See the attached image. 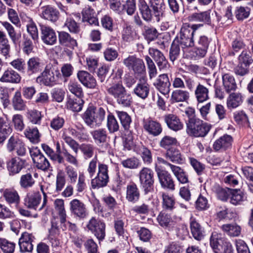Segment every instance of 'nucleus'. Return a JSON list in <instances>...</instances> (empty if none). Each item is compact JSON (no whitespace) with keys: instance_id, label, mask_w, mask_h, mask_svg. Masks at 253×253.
Returning a JSON list of instances; mask_svg holds the SVG:
<instances>
[{"instance_id":"nucleus-53","label":"nucleus","mask_w":253,"mask_h":253,"mask_svg":"<svg viewBox=\"0 0 253 253\" xmlns=\"http://www.w3.org/2000/svg\"><path fill=\"white\" fill-rule=\"evenodd\" d=\"M217 17V21L220 22V24L223 26H227L231 24L232 22L233 14L232 13L231 6H228L225 11L224 14L221 16L217 15V13H215Z\"/></svg>"},{"instance_id":"nucleus-63","label":"nucleus","mask_w":253,"mask_h":253,"mask_svg":"<svg viewBox=\"0 0 253 253\" xmlns=\"http://www.w3.org/2000/svg\"><path fill=\"white\" fill-rule=\"evenodd\" d=\"M215 192L217 198L223 201H226L230 197L232 189L230 188H223L219 185L214 187Z\"/></svg>"},{"instance_id":"nucleus-61","label":"nucleus","mask_w":253,"mask_h":253,"mask_svg":"<svg viewBox=\"0 0 253 253\" xmlns=\"http://www.w3.org/2000/svg\"><path fill=\"white\" fill-rule=\"evenodd\" d=\"M122 126L125 130H128L131 123L130 116L126 112L116 111Z\"/></svg>"},{"instance_id":"nucleus-46","label":"nucleus","mask_w":253,"mask_h":253,"mask_svg":"<svg viewBox=\"0 0 253 253\" xmlns=\"http://www.w3.org/2000/svg\"><path fill=\"white\" fill-rule=\"evenodd\" d=\"M54 206L55 211L59 215L61 223H65L67 214L64 207V200L60 199H56L54 202Z\"/></svg>"},{"instance_id":"nucleus-41","label":"nucleus","mask_w":253,"mask_h":253,"mask_svg":"<svg viewBox=\"0 0 253 253\" xmlns=\"http://www.w3.org/2000/svg\"><path fill=\"white\" fill-rule=\"evenodd\" d=\"M5 201L9 205L20 203V198L17 191L14 189H6L3 193Z\"/></svg>"},{"instance_id":"nucleus-36","label":"nucleus","mask_w":253,"mask_h":253,"mask_svg":"<svg viewBox=\"0 0 253 253\" xmlns=\"http://www.w3.org/2000/svg\"><path fill=\"white\" fill-rule=\"evenodd\" d=\"M211 10H208L199 13H194L189 17V20L194 22H202L203 24L211 25Z\"/></svg>"},{"instance_id":"nucleus-4","label":"nucleus","mask_w":253,"mask_h":253,"mask_svg":"<svg viewBox=\"0 0 253 253\" xmlns=\"http://www.w3.org/2000/svg\"><path fill=\"white\" fill-rule=\"evenodd\" d=\"M60 75L59 70L51 65H47L37 78V82L45 86H52L56 84Z\"/></svg>"},{"instance_id":"nucleus-44","label":"nucleus","mask_w":253,"mask_h":253,"mask_svg":"<svg viewBox=\"0 0 253 253\" xmlns=\"http://www.w3.org/2000/svg\"><path fill=\"white\" fill-rule=\"evenodd\" d=\"M75 155H72L69 151L65 148L64 146H62V152H61V157L63 159V162L58 163V164H64L65 161L67 163L73 165L75 166H78L79 165V161L77 158V154L76 153Z\"/></svg>"},{"instance_id":"nucleus-25","label":"nucleus","mask_w":253,"mask_h":253,"mask_svg":"<svg viewBox=\"0 0 253 253\" xmlns=\"http://www.w3.org/2000/svg\"><path fill=\"white\" fill-rule=\"evenodd\" d=\"M154 85L163 94L168 95L170 91V83L167 74L160 75L154 83Z\"/></svg>"},{"instance_id":"nucleus-21","label":"nucleus","mask_w":253,"mask_h":253,"mask_svg":"<svg viewBox=\"0 0 253 253\" xmlns=\"http://www.w3.org/2000/svg\"><path fill=\"white\" fill-rule=\"evenodd\" d=\"M78 131L76 129L69 127L68 129H64L63 131L62 138L64 141L70 146L73 151L76 154L79 151V144L74 139L70 136V134L76 136Z\"/></svg>"},{"instance_id":"nucleus-6","label":"nucleus","mask_w":253,"mask_h":253,"mask_svg":"<svg viewBox=\"0 0 253 253\" xmlns=\"http://www.w3.org/2000/svg\"><path fill=\"white\" fill-rule=\"evenodd\" d=\"M123 63L128 70L133 72L136 77L142 75L145 73L144 61L135 55H129L123 60Z\"/></svg>"},{"instance_id":"nucleus-7","label":"nucleus","mask_w":253,"mask_h":253,"mask_svg":"<svg viewBox=\"0 0 253 253\" xmlns=\"http://www.w3.org/2000/svg\"><path fill=\"white\" fill-rule=\"evenodd\" d=\"M86 228L99 241L104 239L106 236L105 223L100 219L92 217L86 224Z\"/></svg>"},{"instance_id":"nucleus-23","label":"nucleus","mask_w":253,"mask_h":253,"mask_svg":"<svg viewBox=\"0 0 253 253\" xmlns=\"http://www.w3.org/2000/svg\"><path fill=\"white\" fill-rule=\"evenodd\" d=\"M148 52L149 55L155 60L160 70L168 67V61L162 52L158 49L150 47L148 50Z\"/></svg>"},{"instance_id":"nucleus-52","label":"nucleus","mask_w":253,"mask_h":253,"mask_svg":"<svg viewBox=\"0 0 253 253\" xmlns=\"http://www.w3.org/2000/svg\"><path fill=\"white\" fill-rule=\"evenodd\" d=\"M115 99L119 105L124 107L130 106L133 101L131 94L127 91L126 89Z\"/></svg>"},{"instance_id":"nucleus-8","label":"nucleus","mask_w":253,"mask_h":253,"mask_svg":"<svg viewBox=\"0 0 253 253\" xmlns=\"http://www.w3.org/2000/svg\"><path fill=\"white\" fill-rule=\"evenodd\" d=\"M155 169L161 187L164 189L174 191L175 189V182L171 174L157 166H155Z\"/></svg>"},{"instance_id":"nucleus-3","label":"nucleus","mask_w":253,"mask_h":253,"mask_svg":"<svg viewBox=\"0 0 253 253\" xmlns=\"http://www.w3.org/2000/svg\"><path fill=\"white\" fill-rule=\"evenodd\" d=\"M186 132L191 136L205 137L209 132L211 126L199 118L187 121L186 124Z\"/></svg>"},{"instance_id":"nucleus-1","label":"nucleus","mask_w":253,"mask_h":253,"mask_svg":"<svg viewBox=\"0 0 253 253\" xmlns=\"http://www.w3.org/2000/svg\"><path fill=\"white\" fill-rule=\"evenodd\" d=\"M203 27V24H191L183 23L181 26L179 36L174 41L180 46L182 49H185L194 46V36L197 30Z\"/></svg>"},{"instance_id":"nucleus-34","label":"nucleus","mask_w":253,"mask_h":253,"mask_svg":"<svg viewBox=\"0 0 253 253\" xmlns=\"http://www.w3.org/2000/svg\"><path fill=\"white\" fill-rule=\"evenodd\" d=\"M222 85L225 91L229 93L234 91L237 88L234 77L229 73H224L222 75Z\"/></svg>"},{"instance_id":"nucleus-9","label":"nucleus","mask_w":253,"mask_h":253,"mask_svg":"<svg viewBox=\"0 0 253 253\" xmlns=\"http://www.w3.org/2000/svg\"><path fill=\"white\" fill-rule=\"evenodd\" d=\"M30 153L33 163L38 169L43 171L49 169L50 167L49 162L37 147H33L30 148Z\"/></svg>"},{"instance_id":"nucleus-28","label":"nucleus","mask_w":253,"mask_h":253,"mask_svg":"<svg viewBox=\"0 0 253 253\" xmlns=\"http://www.w3.org/2000/svg\"><path fill=\"white\" fill-rule=\"evenodd\" d=\"M58 41L60 45L74 49L78 45L76 40L72 38L71 35L65 31L58 32Z\"/></svg>"},{"instance_id":"nucleus-10","label":"nucleus","mask_w":253,"mask_h":253,"mask_svg":"<svg viewBox=\"0 0 253 253\" xmlns=\"http://www.w3.org/2000/svg\"><path fill=\"white\" fill-rule=\"evenodd\" d=\"M109 181L108 167L105 164H99L97 176L91 180V184L93 188L105 186Z\"/></svg>"},{"instance_id":"nucleus-54","label":"nucleus","mask_w":253,"mask_h":253,"mask_svg":"<svg viewBox=\"0 0 253 253\" xmlns=\"http://www.w3.org/2000/svg\"><path fill=\"white\" fill-rule=\"evenodd\" d=\"M178 141L176 138L169 135H165L160 141L159 145L161 148L167 151L171 148H173V146L176 145Z\"/></svg>"},{"instance_id":"nucleus-60","label":"nucleus","mask_w":253,"mask_h":253,"mask_svg":"<svg viewBox=\"0 0 253 253\" xmlns=\"http://www.w3.org/2000/svg\"><path fill=\"white\" fill-rule=\"evenodd\" d=\"M121 164L125 168L133 169L139 168L141 162L138 158L132 157L122 160Z\"/></svg>"},{"instance_id":"nucleus-16","label":"nucleus","mask_w":253,"mask_h":253,"mask_svg":"<svg viewBox=\"0 0 253 253\" xmlns=\"http://www.w3.org/2000/svg\"><path fill=\"white\" fill-rule=\"evenodd\" d=\"M35 239V236L33 233L23 232L19 239L20 251L22 253L31 252L34 247L33 243Z\"/></svg>"},{"instance_id":"nucleus-37","label":"nucleus","mask_w":253,"mask_h":253,"mask_svg":"<svg viewBox=\"0 0 253 253\" xmlns=\"http://www.w3.org/2000/svg\"><path fill=\"white\" fill-rule=\"evenodd\" d=\"M12 131V128L7 119L0 118V144L5 141L7 137Z\"/></svg>"},{"instance_id":"nucleus-43","label":"nucleus","mask_w":253,"mask_h":253,"mask_svg":"<svg viewBox=\"0 0 253 253\" xmlns=\"http://www.w3.org/2000/svg\"><path fill=\"white\" fill-rule=\"evenodd\" d=\"M35 183V178L30 172L21 175L19 182L20 187L24 190H27L32 188Z\"/></svg>"},{"instance_id":"nucleus-49","label":"nucleus","mask_w":253,"mask_h":253,"mask_svg":"<svg viewBox=\"0 0 253 253\" xmlns=\"http://www.w3.org/2000/svg\"><path fill=\"white\" fill-rule=\"evenodd\" d=\"M135 151L137 154L140 155L143 161L147 164H150L152 162V155L151 151L144 145H141L136 148Z\"/></svg>"},{"instance_id":"nucleus-64","label":"nucleus","mask_w":253,"mask_h":253,"mask_svg":"<svg viewBox=\"0 0 253 253\" xmlns=\"http://www.w3.org/2000/svg\"><path fill=\"white\" fill-rule=\"evenodd\" d=\"M143 35L145 39L150 42L157 38L158 33L157 29L154 27L145 26Z\"/></svg>"},{"instance_id":"nucleus-58","label":"nucleus","mask_w":253,"mask_h":253,"mask_svg":"<svg viewBox=\"0 0 253 253\" xmlns=\"http://www.w3.org/2000/svg\"><path fill=\"white\" fill-rule=\"evenodd\" d=\"M68 90L78 98L84 96V92L81 85L76 81H70L68 84Z\"/></svg>"},{"instance_id":"nucleus-26","label":"nucleus","mask_w":253,"mask_h":253,"mask_svg":"<svg viewBox=\"0 0 253 253\" xmlns=\"http://www.w3.org/2000/svg\"><path fill=\"white\" fill-rule=\"evenodd\" d=\"M21 79L19 73L13 69L7 68L0 77V81L2 83L17 84L21 82Z\"/></svg>"},{"instance_id":"nucleus-40","label":"nucleus","mask_w":253,"mask_h":253,"mask_svg":"<svg viewBox=\"0 0 253 253\" xmlns=\"http://www.w3.org/2000/svg\"><path fill=\"white\" fill-rule=\"evenodd\" d=\"M222 231L231 237L239 236L241 233V227L236 223L224 224L221 227Z\"/></svg>"},{"instance_id":"nucleus-33","label":"nucleus","mask_w":253,"mask_h":253,"mask_svg":"<svg viewBox=\"0 0 253 253\" xmlns=\"http://www.w3.org/2000/svg\"><path fill=\"white\" fill-rule=\"evenodd\" d=\"M232 142L233 138L231 135L224 134L214 142L213 148L216 151L225 150L231 147Z\"/></svg>"},{"instance_id":"nucleus-20","label":"nucleus","mask_w":253,"mask_h":253,"mask_svg":"<svg viewBox=\"0 0 253 253\" xmlns=\"http://www.w3.org/2000/svg\"><path fill=\"white\" fill-rule=\"evenodd\" d=\"M164 120L168 127L175 132L182 130L184 124L179 117L174 114H168L164 116Z\"/></svg>"},{"instance_id":"nucleus-45","label":"nucleus","mask_w":253,"mask_h":253,"mask_svg":"<svg viewBox=\"0 0 253 253\" xmlns=\"http://www.w3.org/2000/svg\"><path fill=\"white\" fill-rule=\"evenodd\" d=\"M189 97L190 93L188 91L179 89L172 91L170 100L172 103L184 102L188 100Z\"/></svg>"},{"instance_id":"nucleus-5","label":"nucleus","mask_w":253,"mask_h":253,"mask_svg":"<svg viewBox=\"0 0 253 253\" xmlns=\"http://www.w3.org/2000/svg\"><path fill=\"white\" fill-rule=\"evenodd\" d=\"M140 185L145 194H148L154 190V173L150 168H143L139 172Z\"/></svg>"},{"instance_id":"nucleus-2","label":"nucleus","mask_w":253,"mask_h":253,"mask_svg":"<svg viewBox=\"0 0 253 253\" xmlns=\"http://www.w3.org/2000/svg\"><path fill=\"white\" fill-rule=\"evenodd\" d=\"M105 111L102 108L98 109L89 105L82 115V118L87 126L95 127L101 125L104 120Z\"/></svg>"},{"instance_id":"nucleus-19","label":"nucleus","mask_w":253,"mask_h":253,"mask_svg":"<svg viewBox=\"0 0 253 253\" xmlns=\"http://www.w3.org/2000/svg\"><path fill=\"white\" fill-rule=\"evenodd\" d=\"M26 161L18 157L11 158L7 163V169L10 176L15 175L26 167Z\"/></svg>"},{"instance_id":"nucleus-11","label":"nucleus","mask_w":253,"mask_h":253,"mask_svg":"<svg viewBox=\"0 0 253 253\" xmlns=\"http://www.w3.org/2000/svg\"><path fill=\"white\" fill-rule=\"evenodd\" d=\"M90 133L96 144L100 147L103 152L109 150L110 148L108 142L109 137L105 128H98L94 130Z\"/></svg>"},{"instance_id":"nucleus-24","label":"nucleus","mask_w":253,"mask_h":253,"mask_svg":"<svg viewBox=\"0 0 253 253\" xmlns=\"http://www.w3.org/2000/svg\"><path fill=\"white\" fill-rule=\"evenodd\" d=\"M77 78L81 83L87 88L93 89L97 85L96 79L87 71H79L77 73Z\"/></svg>"},{"instance_id":"nucleus-27","label":"nucleus","mask_w":253,"mask_h":253,"mask_svg":"<svg viewBox=\"0 0 253 253\" xmlns=\"http://www.w3.org/2000/svg\"><path fill=\"white\" fill-rule=\"evenodd\" d=\"M140 198V192L137 185L134 182H131L126 187V200L130 203H136Z\"/></svg>"},{"instance_id":"nucleus-12","label":"nucleus","mask_w":253,"mask_h":253,"mask_svg":"<svg viewBox=\"0 0 253 253\" xmlns=\"http://www.w3.org/2000/svg\"><path fill=\"white\" fill-rule=\"evenodd\" d=\"M69 209L71 213L74 217L79 219H84L87 215V211L84 203L77 199L71 200L69 203Z\"/></svg>"},{"instance_id":"nucleus-31","label":"nucleus","mask_w":253,"mask_h":253,"mask_svg":"<svg viewBox=\"0 0 253 253\" xmlns=\"http://www.w3.org/2000/svg\"><path fill=\"white\" fill-rule=\"evenodd\" d=\"M195 97L198 103H203L209 98V88L208 86L199 83L194 90Z\"/></svg>"},{"instance_id":"nucleus-50","label":"nucleus","mask_w":253,"mask_h":253,"mask_svg":"<svg viewBox=\"0 0 253 253\" xmlns=\"http://www.w3.org/2000/svg\"><path fill=\"white\" fill-rule=\"evenodd\" d=\"M84 101L82 98H69L67 102L66 106L68 109L73 112H78L82 110Z\"/></svg>"},{"instance_id":"nucleus-18","label":"nucleus","mask_w":253,"mask_h":253,"mask_svg":"<svg viewBox=\"0 0 253 253\" xmlns=\"http://www.w3.org/2000/svg\"><path fill=\"white\" fill-rule=\"evenodd\" d=\"M41 39L46 45H52L57 42V37L55 31L50 27L40 24Z\"/></svg>"},{"instance_id":"nucleus-32","label":"nucleus","mask_w":253,"mask_h":253,"mask_svg":"<svg viewBox=\"0 0 253 253\" xmlns=\"http://www.w3.org/2000/svg\"><path fill=\"white\" fill-rule=\"evenodd\" d=\"M165 157L172 163L178 164H183L185 160L180 151L176 147L168 149L165 153Z\"/></svg>"},{"instance_id":"nucleus-51","label":"nucleus","mask_w":253,"mask_h":253,"mask_svg":"<svg viewBox=\"0 0 253 253\" xmlns=\"http://www.w3.org/2000/svg\"><path fill=\"white\" fill-rule=\"evenodd\" d=\"M12 104L13 109L17 111L24 110L26 107V102L22 99L21 92L19 91L15 92Z\"/></svg>"},{"instance_id":"nucleus-17","label":"nucleus","mask_w":253,"mask_h":253,"mask_svg":"<svg viewBox=\"0 0 253 253\" xmlns=\"http://www.w3.org/2000/svg\"><path fill=\"white\" fill-rule=\"evenodd\" d=\"M42 201V196L39 191H30L24 199L23 204L29 209L37 210Z\"/></svg>"},{"instance_id":"nucleus-14","label":"nucleus","mask_w":253,"mask_h":253,"mask_svg":"<svg viewBox=\"0 0 253 253\" xmlns=\"http://www.w3.org/2000/svg\"><path fill=\"white\" fill-rule=\"evenodd\" d=\"M211 42V39L206 35H201L198 38L194 45L195 53L198 57L203 58L206 56Z\"/></svg>"},{"instance_id":"nucleus-42","label":"nucleus","mask_w":253,"mask_h":253,"mask_svg":"<svg viewBox=\"0 0 253 253\" xmlns=\"http://www.w3.org/2000/svg\"><path fill=\"white\" fill-rule=\"evenodd\" d=\"M171 171L180 183L186 184L189 182L188 175L182 168L176 165L171 166Z\"/></svg>"},{"instance_id":"nucleus-47","label":"nucleus","mask_w":253,"mask_h":253,"mask_svg":"<svg viewBox=\"0 0 253 253\" xmlns=\"http://www.w3.org/2000/svg\"><path fill=\"white\" fill-rule=\"evenodd\" d=\"M126 90L121 82L113 84L106 89L109 95L116 99L120 95Z\"/></svg>"},{"instance_id":"nucleus-15","label":"nucleus","mask_w":253,"mask_h":253,"mask_svg":"<svg viewBox=\"0 0 253 253\" xmlns=\"http://www.w3.org/2000/svg\"><path fill=\"white\" fill-rule=\"evenodd\" d=\"M142 126L145 131L154 136H159L163 131L161 124L150 117L143 120Z\"/></svg>"},{"instance_id":"nucleus-13","label":"nucleus","mask_w":253,"mask_h":253,"mask_svg":"<svg viewBox=\"0 0 253 253\" xmlns=\"http://www.w3.org/2000/svg\"><path fill=\"white\" fill-rule=\"evenodd\" d=\"M39 15L42 19L52 23H56L60 17L59 10L50 5L42 6L39 9Z\"/></svg>"},{"instance_id":"nucleus-59","label":"nucleus","mask_w":253,"mask_h":253,"mask_svg":"<svg viewBox=\"0 0 253 253\" xmlns=\"http://www.w3.org/2000/svg\"><path fill=\"white\" fill-rule=\"evenodd\" d=\"M42 117V112L36 109L31 110L27 112V118L32 124L40 125Z\"/></svg>"},{"instance_id":"nucleus-39","label":"nucleus","mask_w":253,"mask_h":253,"mask_svg":"<svg viewBox=\"0 0 253 253\" xmlns=\"http://www.w3.org/2000/svg\"><path fill=\"white\" fill-rule=\"evenodd\" d=\"M244 97L242 93L234 92L231 93L227 98V107L228 109L236 108L243 102Z\"/></svg>"},{"instance_id":"nucleus-35","label":"nucleus","mask_w":253,"mask_h":253,"mask_svg":"<svg viewBox=\"0 0 253 253\" xmlns=\"http://www.w3.org/2000/svg\"><path fill=\"white\" fill-rule=\"evenodd\" d=\"M82 14L83 22H86L91 25H98L99 22L95 15L94 11L90 6H85L82 10Z\"/></svg>"},{"instance_id":"nucleus-30","label":"nucleus","mask_w":253,"mask_h":253,"mask_svg":"<svg viewBox=\"0 0 253 253\" xmlns=\"http://www.w3.org/2000/svg\"><path fill=\"white\" fill-rule=\"evenodd\" d=\"M11 46L5 33L0 30V54L7 59L10 57Z\"/></svg>"},{"instance_id":"nucleus-22","label":"nucleus","mask_w":253,"mask_h":253,"mask_svg":"<svg viewBox=\"0 0 253 253\" xmlns=\"http://www.w3.org/2000/svg\"><path fill=\"white\" fill-rule=\"evenodd\" d=\"M26 72L29 76H32L41 72L43 68V64L38 57L30 58L27 62Z\"/></svg>"},{"instance_id":"nucleus-29","label":"nucleus","mask_w":253,"mask_h":253,"mask_svg":"<svg viewBox=\"0 0 253 253\" xmlns=\"http://www.w3.org/2000/svg\"><path fill=\"white\" fill-rule=\"evenodd\" d=\"M190 228L191 234L196 240L200 241L204 238V229L193 217L190 218Z\"/></svg>"},{"instance_id":"nucleus-57","label":"nucleus","mask_w":253,"mask_h":253,"mask_svg":"<svg viewBox=\"0 0 253 253\" xmlns=\"http://www.w3.org/2000/svg\"><path fill=\"white\" fill-rule=\"evenodd\" d=\"M79 149L81 150L84 158L87 160L93 157L94 153L95 147L92 144L83 143L80 145H79Z\"/></svg>"},{"instance_id":"nucleus-48","label":"nucleus","mask_w":253,"mask_h":253,"mask_svg":"<svg viewBox=\"0 0 253 253\" xmlns=\"http://www.w3.org/2000/svg\"><path fill=\"white\" fill-rule=\"evenodd\" d=\"M24 133L25 137L33 143L37 144L40 141L41 134L36 127L28 126L24 130Z\"/></svg>"},{"instance_id":"nucleus-56","label":"nucleus","mask_w":253,"mask_h":253,"mask_svg":"<svg viewBox=\"0 0 253 253\" xmlns=\"http://www.w3.org/2000/svg\"><path fill=\"white\" fill-rule=\"evenodd\" d=\"M229 198L232 204L240 205L244 200L245 194L240 189H232Z\"/></svg>"},{"instance_id":"nucleus-38","label":"nucleus","mask_w":253,"mask_h":253,"mask_svg":"<svg viewBox=\"0 0 253 253\" xmlns=\"http://www.w3.org/2000/svg\"><path fill=\"white\" fill-rule=\"evenodd\" d=\"M150 86L146 81L140 80L133 89L134 93L142 99H146L149 93Z\"/></svg>"},{"instance_id":"nucleus-62","label":"nucleus","mask_w":253,"mask_h":253,"mask_svg":"<svg viewBox=\"0 0 253 253\" xmlns=\"http://www.w3.org/2000/svg\"><path fill=\"white\" fill-rule=\"evenodd\" d=\"M0 248L4 253H13L15 244L5 238H0Z\"/></svg>"},{"instance_id":"nucleus-55","label":"nucleus","mask_w":253,"mask_h":253,"mask_svg":"<svg viewBox=\"0 0 253 253\" xmlns=\"http://www.w3.org/2000/svg\"><path fill=\"white\" fill-rule=\"evenodd\" d=\"M225 242L221 235L216 233H212L210 238V246L214 253H216V250H218L222 245H223Z\"/></svg>"}]
</instances>
